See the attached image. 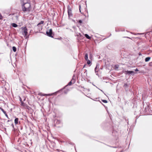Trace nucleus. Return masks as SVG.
Listing matches in <instances>:
<instances>
[{
    "label": "nucleus",
    "instance_id": "obj_17",
    "mask_svg": "<svg viewBox=\"0 0 152 152\" xmlns=\"http://www.w3.org/2000/svg\"><path fill=\"white\" fill-rule=\"evenodd\" d=\"M79 10H80V12L82 13L81 12V6L80 5L79 6Z\"/></svg>",
    "mask_w": 152,
    "mask_h": 152
},
{
    "label": "nucleus",
    "instance_id": "obj_12",
    "mask_svg": "<svg viewBox=\"0 0 152 152\" xmlns=\"http://www.w3.org/2000/svg\"><path fill=\"white\" fill-rule=\"evenodd\" d=\"M44 23V21H41L38 24L37 26H38L39 25L41 24H43Z\"/></svg>",
    "mask_w": 152,
    "mask_h": 152
},
{
    "label": "nucleus",
    "instance_id": "obj_18",
    "mask_svg": "<svg viewBox=\"0 0 152 152\" xmlns=\"http://www.w3.org/2000/svg\"><path fill=\"white\" fill-rule=\"evenodd\" d=\"M72 84V82L71 81H70L68 84V85L70 86Z\"/></svg>",
    "mask_w": 152,
    "mask_h": 152
},
{
    "label": "nucleus",
    "instance_id": "obj_11",
    "mask_svg": "<svg viewBox=\"0 0 152 152\" xmlns=\"http://www.w3.org/2000/svg\"><path fill=\"white\" fill-rule=\"evenodd\" d=\"M12 26L14 27H16L18 26L15 23H13L12 24Z\"/></svg>",
    "mask_w": 152,
    "mask_h": 152
},
{
    "label": "nucleus",
    "instance_id": "obj_27",
    "mask_svg": "<svg viewBox=\"0 0 152 152\" xmlns=\"http://www.w3.org/2000/svg\"><path fill=\"white\" fill-rule=\"evenodd\" d=\"M11 126H12L13 128H14V125L13 124H12V125H11Z\"/></svg>",
    "mask_w": 152,
    "mask_h": 152
},
{
    "label": "nucleus",
    "instance_id": "obj_9",
    "mask_svg": "<svg viewBox=\"0 0 152 152\" xmlns=\"http://www.w3.org/2000/svg\"><path fill=\"white\" fill-rule=\"evenodd\" d=\"M85 58L86 60H87L88 59V54L87 53H86L85 55Z\"/></svg>",
    "mask_w": 152,
    "mask_h": 152
},
{
    "label": "nucleus",
    "instance_id": "obj_14",
    "mask_svg": "<svg viewBox=\"0 0 152 152\" xmlns=\"http://www.w3.org/2000/svg\"><path fill=\"white\" fill-rule=\"evenodd\" d=\"M97 67V66H96V68L95 69V72L96 74L97 75H98V71L96 70Z\"/></svg>",
    "mask_w": 152,
    "mask_h": 152
},
{
    "label": "nucleus",
    "instance_id": "obj_28",
    "mask_svg": "<svg viewBox=\"0 0 152 152\" xmlns=\"http://www.w3.org/2000/svg\"><path fill=\"white\" fill-rule=\"evenodd\" d=\"M126 37V38H129V39H130V38H129V37Z\"/></svg>",
    "mask_w": 152,
    "mask_h": 152
},
{
    "label": "nucleus",
    "instance_id": "obj_24",
    "mask_svg": "<svg viewBox=\"0 0 152 152\" xmlns=\"http://www.w3.org/2000/svg\"><path fill=\"white\" fill-rule=\"evenodd\" d=\"M5 115L8 118V116L7 115V114L6 113V114H5Z\"/></svg>",
    "mask_w": 152,
    "mask_h": 152
},
{
    "label": "nucleus",
    "instance_id": "obj_13",
    "mask_svg": "<svg viewBox=\"0 0 152 152\" xmlns=\"http://www.w3.org/2000/svg\"><path fill=\"white\" fill-rule=\"evenodd\" d=\"M12 50L14 52H15L16 50V48L15 46H13L12 47Z\"/></svg>",
    "mask_w": 152,
    "mask_h": 152
},
{
    "label": "nucleus",
    "instance_id": "obj_22",
    "mask_svg": "<svg viewBox=\"0 0 152 152\" xmlns=\"http://www.w3.org/2000/svg\"><path fill=\"white\" fill-rule=\"evenodd\" d=\"M78 22L80 23H82V21L81 20H79L78 21Z\"/></svg>",
    "mask_w": 152,
    "mask_h": 152
},
{
    "label": "nucleus",
    "instance_id": "obj_21",
    "mask_svg": "<svg viewBox=\"0 0 152 152\" xmlns=\"http://www.w3.org/2000/svg\"><path fill=\"white\" fill-rule=\"evenodd\" d=\"M3 18V17L0 14V20H1Z\"/></svg>",
    "mask_w": 152,
    "mask_h": 152
},
{
    "label": "nucleus",
    "instance_id": "obj_5",
    "mask_svg": "<svg viewBox=\"0 0 152 152\" xmlns=\"http://www.w3.org/2000/svg\"><path fill=\"white\" fill-rule=\"evenodd\" d=\"M126 74H133L134 73V72L133 71H127L126 72Z\"/></svg>",
    "mask_w": 152,
    "mask_h": 152
},
{
    "label": "nucleus",
    "instance_id": "obj_1",
    "mask_svg": "<svg viewBox=\"0 0 152 152\" xmlns=\"http://www.w3.org/2000/svg\"><path fill=\"white\" fill-rule=\"evenodd\" d=\"M22 10L24 12H29L31 9L30 3L23 4L22 5Z\"/></svg>",
    "mask_w": 152,
    "mask_h": 152
},
{
    "label": "nucleus",
    "instance_id": "obj_4",
    "mask_svg": "<svg viewBox=\"0 0 152 152\" xmlns=\"http://www.w3.org/2000/svg\"><path fill=\"white\" fill-rule=\"evenodd\" d=\"M22 5L23 4H27V3H30V0H21Z\"/></svg>",
    "mask_w": 152,
    "mask_h": 152
},
{
    "label": "nucleus",
    "instance_id": "obj_25",
    "mask_svg": "<svg viewBox=\"0 0 152 152\" xmlns=\"http://www.w3.org/2000/svg\"><path fill=\"white\" fill-rule=\"evenodd\" d=\"M3 113H4V114H6V111H4L3 112Z\"/></svg>",
    "mask_w": 152,
    "mask_h": 152
},
{
    "label": "nucleus",
    "instance_id": "obj_26",
    "mask_svg": "<svg viewBox=\"0 0 152 152\" xmlns=\"http://www.w3.org/2000/svg\"><path fill=\"white\" fill-rule=\"evenodd\" d=\"M135 70V71H138V69L137 68H136Z\"/></svg>",
    "mask_w": 152,
    "mask_h": 152
},
{
    "label": "nucleus",
    "instance_id": "obj_3",
    "mask_svg": "<svg viewBox=\"0 0 152 152\" xmlns=\"http://www.w3.org/2000/svg\"><path fill=\"white\" fill-rule=\"evenodd\" d=\"M21 28L23 31V35H25V36H26L27 34V29L26 27H22Z\"/></svg>",
    "mask_w": 152,
    "mask_h": 152
},
{
    "label": "nucleus",
    "instance_id": "obj_23",
    "mask_svg": "<svg viewBox=\"0 0 152 152\" xmlns=\"http://www.w3.org/2000/svg\"><path fill=\"white\" fill-rule=\"evenodd\" d=\"M45 95H48V96H49L50 95V94H43L42 95L43 96H45Z\"/></svg>",
    "mask_w": 152,
    "mask_h": 152
},
{
    "label": "nucleus",
    "instance_id": "obj_15",
    "mask_svg": "<svg viewBox=\"0 0 152 152\" xmlns=\"http://www.w3.org/2000/svg\"><path fill=\"white\" fill-rule=\"evenodd\" d=\"M87 61V63L88 64H91V61L89 60H88Z\"/></svg>",
    "mask_w": 152,
    "mask_h": 152
},
{
    "label": "nucleus",
    "instance_id": "obj_6",
    "mask_svg": "<svg viewBox=\"0 0 152 152\" xmlns=\"http://www.w3.org/2000/svg\"><path fill=\"white\" fill-rule=\"evenodd\" d=\"M151 59V57H148L145 58V62L148 61Z\"/></svg>",
    "mask_w": 152,
    "mask_h": 152
},
{
    "label": "nucleus",
    "instance_id": "obj_7",
    "mask_svg": "<svg viewBox=\"0 0 152 152\" xmlns=\"http://www.w3.org/2000/svg\"><path fill=\"white\" fill-rule=\"evenodd\" d=\"M18 118H16L15 119V124H18Z\"/></svg>",
    "mask_w": 152,
    "mask_h": 152
},
{
    "label": "nucleus",
    "instance_id": "obj_10",
    "mask_svg": "<svg viewBox=\"0 0 152 152\" xmlns=\"http://www.w3.org/2000/svg\"><path fill=\"white\" fill-rule=\"evenodd\" d=\"M85 36L86 37V38H87L88 39H91L90 37L87 34H85Z\"/></svg>",
    "mask_w": 152,
    "mask_h": 152
},
{
    "label": "nucleus",
    "instance_id": "obj_8",
    "mask_svg": "<svg viewBox=\"0 0 152 152\" xmlns=\"http://www.w3.org/2000/svg\"><path fill=\"white\" fill-rule=\"evenodd\" d=\"M68 13L69 16L72 15L71 11V10H68Z\"/></svg>",
    "mask_w": 152,
    "mask_h": 152
},
{
    "label": "nucleus",
    "instance_id": "obj_16",
    "mask_svg": "<svg viewBox=\"0 0 152 152\" xmlns=\"http://www.w3.org/2000/svg\"><path fill=\"white\" fill-rule=\"evenodd\" d=\"M102 101L104 103H107V101L106 100H102Z\"/></svg>",
    "mask_w": 152,
    "mask_h": 152
},
{
    "label": "nucleus",
    "instance_id": "obj_2",
    "mask_svg": "<svg viewBox=\"0 0 152 152\" xmlns=\"http://www.w3.org/2000/svg\"><path fill=\"white\" fill-rule=\"evenodd\" d=\"M46 33L48 36L51 37H53L54 34H53L51 29H50L47 31L46 32Z\"/></svg>",
    "mask_w": 152,
    "mask_h": 152
},
{
    "label": "nucleus",
    "instance_id": "obj_20",
    "mask_svg": "<svg viewBox=\"0 0 152 152\" xmlns=\"http://www.w3.org/2000/svg\"><path fill=\"white\" fill-rule=\"evenodd\" d=\"M0 109L3 112L4 111V109L1 107H0Z\"/></svg>",
    "mask_w": 152,
    "mask_h": 152
},
{
    "label": "nucleus",
    "instance_id": "obj_19",
    "mask_svg": "<svg viewBox=\"0 0 152 152\" xmlns=\"http://www.w3.org/2000/svg\"><path fill=\"white\" fill-rule=\"evenodd\" d=\"M118 69V67L116 65H115V69Z\"/></svg>",
    "mask_w": 152,
    "mask_h": 152
}]
</instances>
